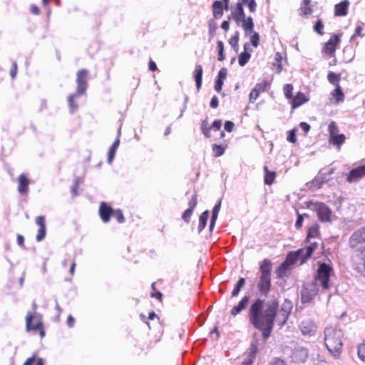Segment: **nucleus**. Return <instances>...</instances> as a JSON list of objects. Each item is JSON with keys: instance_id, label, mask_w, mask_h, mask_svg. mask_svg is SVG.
<instances>
[{"instance_id": "nucleus-1", "label": "nucleus", "mask_w": 365, "mask_h": 365, "mask_svg": "<svg viewBox=\"0 0 365 365\" xmlns=\"http://www.w3.org/2000/svg\"><path fill=\"white\" fill-rule=\"evenodd\" d=\"M277 310L278 302L276 300L264 302V300L257 299L250 306L248 313L249 321L255 328L262 331L264 342L272 331L276 318L280 327L287 322L292 310L291 302L286 301L279 313Z\"/></svg>"}, {"instance_id": "nucleus-2", "label": "nucleus", "mask_w": 365, "mask_h": 365, "mask_svg": "<svg viewBox=\"0 0 365 365\" xmlns=\"http://www.w3.org/2000/svg\"><path fill=\"white\" fill-rule=\"evenodd\" d=\"M324 333L327 349L334 358H339L342 350V330L336 327L330 326L325 328Z\"/></svg>"}, {"instance_id": "nucleus-3", "label": "nucleus", "mask_w": 365, "mask_h": 365, "mask_svg": "<svg viewBox=\"0 0 365 365\" xmlns=\"http://www.w3.org/2000/svg\"><path fill=\"white\" fill-rule=\"evenodd\" d=\"M272 262L269 259H264L259 265V277L257 287L262 295L267 296L271 287Z\"/></svg>"}, {"instance_id": "nucleus-4", "label": "nucleus", "mask_w": 365, "mask_h": 365, "mask_svg": "<svg viewBox=\"0 0 365 365\" xmlns=\"http://www.w3.org/2000/svg\"><path fill=\"white\" fill-rule=\"evenodd\" d=\"M76 78L77 90L75 93L70 95L68 98V102L70 108V111L73 113L76 111L78 106L76 103V101L80 96L84 94L87 89V76L88 71L82 69L78 71Z\"/></svg>"}, {"instance_id": "nucleus-5", "label": "nucleus", "mask_w": 365, "mask_h": 365, "mask_svg": "<svg viewBox=\"0 0 365 365\" xmlns=\"http://www.w3.org/2000/svg\"><path fill=\"white\" fill-rule=\"evenodd\" d=\"M332 273L333 269L329 264L321 263L317 268L314 282L320 286L322 289L327 290L329 287V280Z\"/></svg>"}, {"instance_id": "nucleus-6", "label": "nucleus", "mask_w": 365, "mask_h": 365, "mask_svg": "<svg viewBox=\"0 0 365 365\" xmlns=\"http://www.w3.org/2000/svg\"><path fill=\"white\" fill-rule=\"evenodd\" d=\"M349 245L350 247L355 251H361L365 250V227L355 231L351 234Z\"/></svg>"}, {"instance_id": "nucleus-7", "label": "nucleus", "mask_w": 365, "mask_h": 365, "mask_svg": "<svg viewBox=\"0 0 365 365\" xmlns=\"http://www.w3.org/2000/svg\"><path fill=\"white\" fill-rule=\"evenodd\" d=\"M318 284L315 282L307 283L301 292V298L303 303L310 302L319 292Z\"/></svg>"}, {"instance_id": "nucleus-8", "label": "nucleus", "mask_w": 365, "mask_h": 365, "mask_svg": "<svg viewBox=\"0 0 365 365\" xmlns=\"http://www.w3.org/2000/svg\"><path fill=\"white\" fill-rule=\"evenodd\" d=\"M314 209L321 222H330L331 221L332 212L324 203L316 202L314 205Z\"/></svg>"}, {"instance_id": "nucleus-9", "label": "nucleus", "mask_w": 365, "mask_h": 365, "mask_svg": "<svg viewBox=\"0 0 365 365\" xmlns=\"http://www.w3.org/2000/svg\"><path fill=\"white\" fill-rule=\"evenodd\" d=\"M309 356V350L307 347L297 346L292 351L290 358L292 362L304 363Z\"/></svg>"}, {"instance_id": "nucleus-10", "label": "nucleus", "mask_w": 365, "mask_h": 365, "mask_svg": "<svg viewBox=\"0 0 365 365\" xmlns=\"http://www.w3.org/2000/svg\"><path fill=\"white\" fill-rule=\"evenodd\" d=\"M270 85L271 82L267 80H264L262 82L257 83L249 95L250 102L254 103L258 98L259 93L265 92Z\"/></svg>"}, {"instance_id": "nucleus-11", "label": "nucleus", "mask_w": 365, "mask_h": 365, "mask_svg": "<svg viewBox=\"0 0 365 365\" xmlns=\"http://www.w3.org/2000/svg\"><path fill=\"white\" fill-rule=\"evenodd\" d=\"M352 260L356 269L361 274H365V250L356 251L352 256Z\"/></svg>"}, {"instance_id": "nucleus-12", "label": "nucleus", "mask_w": 365, "mask_h": 365, "mask_svg": "<svg viewBox=\"0 0 365 365\" xmlns=\"http://www.w3.org/2000/svg\"><path fill=\"white\" fill-rule=\"evenodd\" d=\"M301 332L304 336H312L317 331V326L311 319L304 320L299 325Z\"/></svg>"}, {"instance_id": "nucleus-13", "label": "nucleus", "mask_w": 365, "mask_h": 365, "mask_svg": "<svg viewBox=\"0 0 365 365\" xmlns=\"http://www.w3.org/2000/svg\"><path fill=\"white\" fill-rule=\"evenodd\" d=\"M364 176H365V165L352 169L346 177V181L349 183L355 182Z\"/></svg>"}, {"instance_id": "nucleus-14", "label": "nucleus", "mask_w": 365, "mask_h": 365, "mask_svg": "<svg viewBox=\"0 0 365 365\" xmlns=\"http://www.w3.org/2000/svg\"><path fill=\"white\" fill-rule=\"evenodd\" d=\"M113 210H114L108 206L106 202H102L99 207V215L101 220L105 223L109 222Z\"/></svg>"}, {"instance_id": "nucleus-15", "label": "nucleus", "mask_w": 365, "mask_h": 365, "mask_svg": "<svg viewBox=\"0 0 365 365\" xmlns=\"http://www.w3.org/2000/svg\"><path fill=\"white\" fill-rule=\"evenodd\" d=\"M36 223L38 226V233L36 235V241H42L46 236V223L45 217L42 215L38 216L36 219Z\"/></svg>"}, {"instance_id": "nucleus-16", "label": "nucleus", "mask_w": 365, "mask_h": 365, "mask_svg": "<svg viewBox=\"0 0 365 365\" xmlns=\"http://www.w3.org/2000/svg\"><path fill=\"white\" fill-rule=\"evenodd\" d=\"M189 207L182 213V218L185 222H189L192 212L197 205V197L195 195L192 196L189 202Z\"/></svg>"}, {"instance_id": "nucleus-17", "label": "nucleus", "mask_w": 365, "mask_h": 365, "mask_svg": "<svg viewBox=\"0 0 365 365\" xmlns=\"http://www.w3.org/2000/svg\"><path fill=\"white\" fill-rule=\"evenodd\" d=\"M339 42V38L337 35H333L325 43L324 51L325 53L332 55L336 50V46Z\"/></svg>"}, {"instance_id": "nucleus-18", "label": "nucleus", "mask_w": 365, "mask_h": 365, "mask_svg": "<svg viewBox=\"0 0 365 365\" xmlns=\"http://www.w3.org/2000/svg\"><path fill=\"white\" fill-rule=\"evenodd\" d=\"M243 4L242 1H239L235 8L232 11V16L234 17L237 24L240 23L242 19H244L245 14L243 9Z\"/></svg>"}, {"instance_id": "nucleus-19", "label": "nucleus", "mask_w": 365, "mask_h": 365, "mask_svg": "<svg viewBox=\"0 0 365 365\" xmlns=\"http://www.w3.org/2000/svg\"><path fill=\"white\" fill-rule=\"evenodd\" d=\"M349 5L348 0H344L335 5L334 15L337 16H344L347 14V10Z\"/></svg>"}, {"instance_id": "nucleus-20", "label": "nucleus", "mask_w": 365, "mask_h": 365, "mask_svg": "<svg viewBox=\"0 0 365 365\" xmlns=\"http://www.w3.org/2000/svg\"><path fill=\"white\" fill-rule=\"evenodd\" d=\"M249 300H250V297L249 296H245L241 300L240 302L238 303L237 305L235 306L232 310H231V314L232 316H236L241 311H242L243 309H245L248 303H249Z\"/></svg>"}, {"instance_id": "nucleus-21", "label": "nucleus", "mask_w": 365, "mask_h": 365, "mask_svg": "<svg viewBox=\"0 0 365 365\" xmlns=\"http://www.w3.org/2000/svg\"><path fill=\"white\" fill-rule=\"evenodd\" d=\"M33 319H34L33 314L30 312H28L27 315H26V318L27 331L38 330V329H40L43 326V324L40 320L36 322V324H32Z\"/></svg>"}, {"instance_id": "nucleus-22", "label": "nucleus", "mask_w": 365, "mask_h": 365, "mask_svg": "<svg viewBox=\"0 0 365 365\" xmlns=\"http://www.w3.org/2000/svg\"><path fill=\"white\" fill-rule=\"evenodd\" d=\"M29 180L25 175L21 174L19 177L18 190L21 194H26L29 190Z\"/></svg>"}, {"instance_id": "nucleus-23", "label": "nucleus", "mask_w": 365, "mask_h": 365, "mask_svg": "<svg viewBox=\"0 0 365 365\" xmlns=\"http://www.w3.org/2000/svg\"><path fill=\"white\" fill-rule=\"evenodd\" d=\"M202 67L201 65H196L195 68V71L193 72V76L196 83V88L197 90H200L202 84Z\"/></svg>"}, {"instance_id": "nucleus-24", "label": "nucleus", "mask_w": 365, "mask_h": 365, "mask_svg": "<svg viewBox=\"0 0 365 365\" xmlns=\"http://www.w3.org/2000/svg\"><path fill=\"white\" fill-rule=\"evenodd\" d=\"M249 47H250L249 43H245L244 45L245 51L242 52L239 56L238 61H239L240 66H245L251 57L250 53L249 52H247Z\"/></svg>"}, {"instance_id": "nucleus-25", "label": "nucleus", "mask_w": 365, "mask_h": 365, "mask_svg": "<svg viewBox=\"0 0 365 365\" xmlns=\"http://www.w3.org/2000/svg\"><path fill=\"white\" fill-rule=\"evenodd\" d=\"M308 101V98L302 93L299 92L297 95L292 99V108H296Z\"/></svg>"}, {"instance_id": "nucleus-26", "label": "nucleus", "mask_w": 365, "mask_h": 365, "mask_svg": "<svg viewBox=\"0 0 365 365\" xmlns=\"http://www.w3.org/2000/svg\"><path fill=\"white\" fill-rule=\"evenodd\" d=\"M331 95L334 98L336 104L343 102L344 100V95L339 85L336 86V88L331 93Z\"/></svg>"}, {"instance_id": "nucleus-27", "label": "nucleus", "mask_w": 365, "mask_h": 365, "mask_svg": "<svg viewBox=\"0 0 365 365\" xmlns=\"http://www.w3.org/2000/svg\"><path fill=\"white\" fill-rule=\"evenodd\" d=\"M221 207V200L215 205L212 212V217L210 224V230L212 231L215 227L217 216Z\"/></svg>"}, {"instance_id": "nucleus-28", "label": "nucleus", "mask_w": 365, "mask_h": 365, "mask_svg": "<svg viewBox=\"0 0 365 365\" xmlns=\"http://www.w3.org/2000/svg\"><path fill=\"white\" fill-rule=\"evenodd\" d=\"M240 22L242 23V26L246 33L252 31L254 28V22L251 16H248L246 18V16H245L244 19H242Z\"/></svg>"}, {"instance_id": "nucleus-29", "label": "nucleus", "mask_w": 365, "mask_h": 365, "mask_svg": "<svg viewBox=\"0 0 365 365\" xmlns=\"http://www.w3.org/2000/svg\"><path fill=\"white\" fill-rule=\"evenodd\" d=\"M120 145V139L118 137L114 143H113L112 146L110 147L109 151H108V163L111 164L113 162V160L114 158L115 151L118 149V146Z\"/></svg>"}, {"instance_id": "nucleus-30", "label": "nucleus", "mask_w": 365, "mask_h": 365, "mask_svg": "<svg viewBox=\"0 0 365 365\" xmlns=\"http://www.w3.org/2000/svg\"><path fill=\"white\" fill-rule=\"evenodd\" d=\"M345 138H346L344 134H337L332 137H329V143L336 145L339 149L340 146L344 143Z\"/></svg>"}, {"instance_id": "nucleus-31", "label": "nucleus", "mask_w": 365, "mask_h": 365, "mask_svg": "<svg viewBox=\"0 0 365 365\" xmlns=\"http://www.w3.org/2000/svg\"><path fill=\"white\" fill-rule=\"evenodd\" d=\"M311 0H304L302 4H301L300 11L301 15L307 17L312 13V9H311L310 4Z\"/></svg>"}, {"instance_id": "nucleus-32", "label": "nucleus", "mask_w": 365, "mask_h": 365, "mask_svg": "<svg viewBox=\"0 0 365 365\" xmlns=\"http://www.w3.org/2000/svg\"><path fill=\"white\" fill-rule=\"evenodd\" d=\"M209 217V211L205 210L199 217L198 232H201L205 227Z\"/></svg>"}, {"instance_id": "nucleus-33", "label": "nucleus", "mask_w": 365, "mask_h": 365, "mask_svg": "<svg viewBox=\"0 0 365 365\" xmlns=\"http://www.w3.org/2000/svg\"><path fill=\"white\" fill-rule=\"evenodd\" d=\"M319 235V226L318 225L314 224L309 228L307 239L309 242H310L311 239L317 238Z\"/></svg>"}, {"instance_id": "nucleus-34", "label": "nucleus", "mask_w": 365, "mask_h": 365, "mask_svg": "<svg viewBox=\"0 0 365 365\" xmlns=\"http://www.w3.org/2000/svg\"><path fill=\"white\" fill-rule=\"evenodd\" d=\"M264 170L265 172L264 175V183L266 185H272L274 180L276 174L274 172L269 171L267 166L264 167Z\"/></svg>"}, {"instance_id": "nucleus-35", "label": "nucleus", "mask_w": 365, "mask_h": 365, "mask_svg": "<svg viewBox=\"0 0 365 365\" xmlns=\"http://www.w3.org/2000/svg\"><path fill=\"white\" fill-rule=\"evenodd\" d=\"M294 253L297 255V257L299 258V264H302L304 263L311 256H307V248H302L296 252Z\"/></svg>"}, {"instance_id": "nucleus-36", "label": "nucleus", "mask_w": 365, "mask_h": 365, "mask_svg": "<svg viewBox=\"0 0 365 365\" xmlns=\"http://www.w3.org/2000/svg\"><path fill=\"white\" fill-rule=\"evenodd\" d=\"M327 79L330 83L337 86V85H339V83L341 79L340 74L329 71L327 75Z\"/></svg>"}, {"instance_id": "nucleus-37", "label": "nucleus", "mask_w": 365, "mask_h": 365, "mask_svg": "<svg viewBox=\"0 0 365 365\" xmlns=\"http://www.w3.org/2000/svg\"><path fill=\"white\" fill-rule=\"evenodd\" d=\"M226 148H227L226 145H222L214 144L212 145V151H213L214 156L220 157V156L222 155L225 153Z\"/></svg>"}, {"instance_id": "nucleus-38", "label": "nucleus", "mask_w": 365, "mask_h": 365, "mask_svg": "<svg viewBox=\"0 0 365 365\" xmlns=\"http://www.w3.org/2000/svg\"><path fill=\"white\" fill-rule=\"evenodd\" d=\"M245 278H242V277L240 278L237 281V284H235V286L232 290V297H235L239 294L241 289L245 285Z\"/></svg>"}, {"instance_id": "nucleus-39", "label": "nucleus", "mask_w": 365, "mask_h": 365, "mask_svg": "<svg viewBox=\"0 0 365 365\" xmlns=\"http://www.w3.org/2000/svg\"><path fill=\"white\" fill-rule=\"evenodd\" d=\"M297 262H299V258L297 257V255L294 252H290L284 262L288 267Z\"/></svg>"}, {"instance_id": "nucleus-40", "label": "nucleus", "mask_w": 365, "mask_h": 365, "mask_svg": "<svg viewBox=\"0 0 365 365\" xmlns=\"http://www.w3.org/2000/svg\"><path fill=\"white\" fill-rule=\"evenodd\" d=\"M213 14L215 17L221 16L222 15V3L220 1H216L213 3Z\"/></svg>"}, {"instance_id": "nucleus-41", "label": "nucleus", "mask_w": 365, "mask_h": 365, "mask_svg": "<svg viewBox=\"0 0 365 365\" xmlns=\"http://www.w3.org/2000/svg\"><path fill=\"white\" fill-rule=\"evenodd\" d=\"M257 351H258V340L257 339H255L251 343V348H250L249 357H250L252 359H255Z\"/></svg>"}, {"instance_id": "nucleus-42", "label": "nucleus", "mask_w": 365, "mask_h": 365, "mask_svg": "<svg viewBox=\"0 0 365 365\" xmlns=\"http://www.w3.org/2000/svg\"><path fill=\"white\" fill-rule=\"evenodd\" d=\"M357 354L360 360L365 362V341L358 345Z\"/></svg>"}, {"instance_id": "nucleus-43", "label": "nucleus", "mask_w": 365, "mask_h": 365, "mask_svg": "<svg viewBox=\"0 0 365 365\" xmlns=\"http://www.w3.org/2000/svg\"><path fill=\"white\" fill-rule=\"evenodd\" d=\"M243 4H247L251 13H254L257 9V3L255 0H241Z\"/></svg>"}, {"instance_id": "nucleus-44", "label": "nucleus", "mask_w": 365, "mask_h": 365, "mask_svg": "<svg viewBox=\"0 0 365 365\" xmlns=\"http://www.w3.org/2000/svg\"><path fill=\"white\" fill-rule=\"evenodd\" d=\"M208 28H209V36H210L209 40L210 41L215 35V32H216L217 26L213 21H210L208 23Z\"/></svg>"}, {"instance_id": "nucleus-45", "label": "nucleus", "mask_w": 365, "mask_h": 365, "mask_svg": "<svg viewBox=\"0 0 365 365\" xmlns=\"http://www.w3.org/2000/svg\"><path fill=\"white\" fill-rule=\"evenodd\" d=\"M329 137H332L338 134L339 130L336 123L334 121L331 122L328 127Z\"/></svg>"}, {"instance_id": "nucleus-46", "label": "nucleus", "mask_w": 365, "mask_h": 365, "mask_svg": "<svg viewBox=\"0 0 365 365\" xmlns=\"http://www.w3.org/2000/svg\"><path fill=\"white\" fill-rule=\"evenodd\" d=\"M319 243L318 241L310 242V245L307 248V256H311L313 252L318 247Z\"/></svg>"}, {"instance_id": "nucleus-47", "label": "nucleus", "mask_w": 365, "mask_h": 365, "mask_svg": "<svg viewBox=\"0 0 365 365\" xmlns=\"http://www.w3.org/2000/svg\"><path fill=\"white\" fill-rule=\"evenodd\" d=\"M217 48H218V60L220 61H223L225 58V55L224 53V44L222 41H217Z\"/></svg>"}, {"instance_id": "nucleus-48", "label": "nucleus", "mask_w": 365, "mask_h": 365, "mask_svg": "<svg viewBox=\"0 0 365 365\" xmlns=\"http://www.w3.org/2000/svg\"><path fill=\"white\" fill-rule=\"evenodd\" d=\"M287 269H289V267L286 265V263L283 262L281 264L277 271L278 277L282 278L286 276Z\"/></svg>"}, {"instance_id": "nucleus-49", "label": "nucleus", "mask_w": 365, "mask_h": 365, "mask_svg": "<svg viewBox=\"0 0 365 365\" xmlns=\"http://www.w3.org/2000/svg\"><path fill=\"white\" fill-rule=\"evenodd\" d=\"M112 217L115 218L119 223H123L125 221L123 212L120 210H114Z\"/></svg>"}, {"instance_id": "nucleus-50", "label": "nucleus", "mask_w": 365, "mask_h": 365, "mask_svg": "<svg viewBox=\"0 0 365 365\" xmlns=\"http://www.w3.org/2000/svg\"><path fill=\"white\" fill-rule=\"evenodd\" d=\"M283 91L287 98L292 99L293 86L291 84L284 85Z\"/></svg>"}, {"instance_id": "nucleus-51", "label": "nucleus", "mask_w": 365, "mask_h": 365, "mask_svg": "<svg viewBox=\"0 0 365 365\" xmlns=\"http://www.w3.org/2000/svg\"><path fill=\"white\" fill-rule=\"evenodd\" d=\"M238 41H239V33L236 32L235 34L230 38L229 43L230 44V46L232 48H234L235 49L238 46Z\"/></svg>"}, {"instance_id": "nucleus-52", "label": "nucleus", "mask_w": 365, "mask_h": 365, "mask_svg": "<svg viewBox=\"0 0 365 365\" xmlns=\"http://www.w3.org/2000/svg\"><path fill=\"white\" fill-rule=\"evenodd\" d=\"M202 130L205 137H210V128L209 127L208 123L206 120L202 123Z\"/></svg>"}, {"instance_id": "nucleus-53", "label": "nucleus", "mask_w": 365, "mask_h": 365, "mask_svg": "<svg viewBox=\"0 0 365 365\" xmlns=\"http://www.w3.org/2000/svg\"><path fill=\"white\" fill-rule=\"evenodd\" d=\"M250 41L254 47H257L259 41V35L258 33L255 32L251 36Z\"/></svg>"}, {"instance_id": "nucleus-54", "label": "nucleus", "mask_w": 365, "mask_h": 365, "mask_svg": "<svg viewBox=\"0 0 365 365\" xmlns=\"http://www.w3.org/2000/svg\"><path fill=\"white\" fill-rule=\"evenodd\" d=\"M323 27H324L323 24H322V21L319 19L315 24V25L314 26V30L319 34L322 35L323 34V32H322Z\"/></svg>"}, {"instance_id": "nucleus-55", "label": "nucleus", "mask_w": 365, "mask_h": 365, "mask_svg": "<svg viewBox=\"0 0 365 365\" xmlns=\"http://www.w3.org/2000/svg\"><path fill=\"white\" fill-rule=\"evenodd\" d=\"M295 132H296V129H293L290 131H289V134H288V136H287V140L290 143H295L297 139H296V135H295Z\"/></svg>"}, {"instance_id": "nucleus-56", "label": "nucleus", "mask_w": 365, "mask_h": 365, "mask_svg": "<svg viewBox=\"0 0 365 365\" xmlns=\"http://www.w3.org/2000/svg\"><path fill=\"white\" fill-rule=\"evenodd\" d=\"M227 71L225 68H222L220 70L217 76L218 79L225 80L227 77Z\"/></svg>"}, {"instance_id": "nucleus-57", "label": "nucleus", "mask_w": 365, "mask_h": 365, "mask_svg": "<svg viewBox=\"0 0 365 365\" xmlns=\"http://www.w3.org/2000/svg\"><path fill=\"white\" fill-rule=\"evenodd\" d=\"M222 85H223V80L217 78L216 80V82H215V90L217 92H220L221 90H222Z\"/></svg>"}, {"instance_id": "nucleus-58", "label": "nucleus", "mask_w": 365, "mask_h": 365, "mask_svg": "<svg viewBox=\"0 0 365 365\" xmlns=\"http://www.w3.org/2000/svg\"><path fill=\"white\" fill-rule=\"evenodd\" d=\"M234 123L232 121L227 120L225 123V130L227 132H232L234 128Z\"/></svg>"}, {"instance_id": "nucleus-59", "label": "nucleus", "mask_w": 365, "mask_h": 365, "mask_svg": "<svg viewBox=\"0 0 365 365\" xmlns=\"http://www.w3.org/2000/svg\"><path fill=\"white\" fill-rule=\"evenodd\" d=\"M275 60L277 61V72L279 73L282 71V64H281V60L282 56L279 53H277L275 55Z\"/></svg>"}, {"instance_id": "nucleus-60", "label": "nucleus", "mask_w": 365, "mask_h": 365, "mask_svg": "<svg viewBox=\"0 0 365 365\" xmlns=\"http://www.w3.org/2000/svg\"><path fill=\"white\" fill-rule=\"evenodd\" d=\"M218 98L216 96H214L210 101V107L212 108H216L218 106Z\"/></svg>"}, {"instance_id": "nucleus-61", "label": "nucleus", "mask_w": 365, "mask_h": 365, "mask_svg": "<svg viewBox=\"0 0 365 365\" xmlns=\"http://www.w3.org/2000/svg\"><path fill=\"white\" fill-rule=\"evenodd\" d=\"M16 73H17V64L16 62H14L13 63V66H12V68L10 71V75L11 76L12 78H14L16 76Z\"/></svg>"}, {"instance_id": "nucleus-62", "label": "nucleus", "mask_w": 365, "mask_h": 365, "mask_svg": "<svg viewBox=\"0 0 365 365\" xmlns=\"http://www.w3.org/2000/svg\"><path fill=\"white\" fill-rule=\"evenodd\" d=\"M299 126L304 131L305 133H308L310 130V125L305 122H302L299 124Z\"/></svg>"}, {"instance_id": "nucleus-63", "label": "nucleus", "mask_w": 365, "mask_h": 365, "mask_svg": "<svg viewBox=\"0 0 365 365\" xmlns=\"http://www.w3.org/2000/svg\"><path fill=\"white\" fill-rule=\"evenodd\" d=\"M212 128L215 130H218L220 129L221 126H222V121L221 120H215L213 123H212Z\"/></svg>"}, {"instance_id": "nucleus-64", "label": "nucleus", "mask_w": 365, "mask_h": 365, "mask_svg": "<svg viewBox=\"0 0 365 365\" xmlns=\"http://www.w3.org/2000/svg\"><path fill=\"white\" fill-rule=\"evenodd\" d=\"M302 222H303V217H302V215H298V217H297V221L295 222V227L297 229L301 228V227L302 225Z\"/></svg>"}]
</instances>
